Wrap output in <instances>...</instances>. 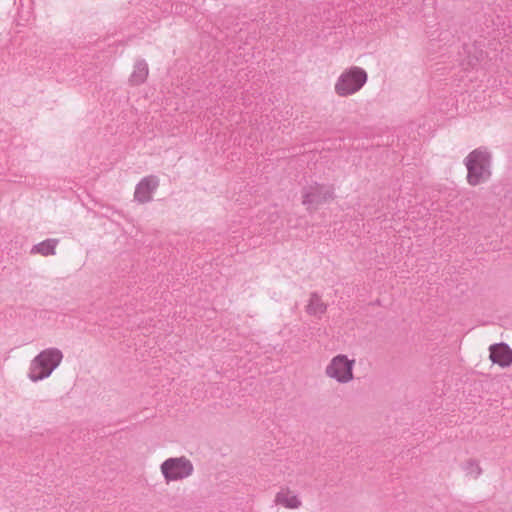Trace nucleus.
Returning a JSON list of instances; mask_svg holds the SVG:
<instances>
[{
    "label": "nucleus",
    "instance_id": "f257e3e1",
    "mask_svg": "<svg viewBox=\"0 0 512 512\" xmlns=\"http://www.w3.org/2000/svg\"><path fill=\"white\" fill-rule=\"evenodd\" d=\"M464 165L466 181L472 187L486 183L492 176V154L485 147L470 151L464 158Z\"/></svg>",
    "mask_w": 512,
    "mask_h": 512
},
{
    "label": "nucleus",
    "instance_id": "f03ea898",
    "mask_svg": "<svg viewBox=\"0 0 512 512\" xmlns=\"http://www.w3.org/2000/svg\"><path fill=\"white\" fill-rule=\"evenodd\" d=\"M62 359V352L56 348L43 350L31 361L29 378L36 382L50 376Z\"/></svg>",
    "mask_w": 512,
    "mask_h": 512
},
{
    "label": "nucleus",
    "instance_id": "7ed1b4c3",
    "mask_svg": "<svg viewBox=\"0 0 512 512\" xmlns=\"http://www.w3.org/2000/svg\"><path fill=\"white\" fill-rule=\"evenodd\" d=\"M367 73L358 66L345 69L338 77L334 90L340 97H346L358 92L367 82Z\"/></svg>",
    "mask_w": 512,
    "mask_h": 512
},
{
    "label": "nucleus",
    "instance_id": "20e7f679",
    "mask_svg": "<svg viewBox=\"0 0 512 512\" xmlns=\"http://www.w3.org/2000/svg\"><path fill=\"white\" fill-rule=\"evenodd\" d=\"M160 471L166 483L177 482L192 476L194 466L185 456L170 457L162 462Z\"/></svg>",
    "mask_w": 512,
    "mask_h": 512
},
{
    "label": "nucleus",
    "instance_id": "39448f33",
    "mask_svg": "<svg viewBox=\"0 0 512 512\" xmlns=\"http://www.w3.org/2000/svg\"><path fill=\"white\" fill-rule=\"evenodd\" d=\"M355 359L338 354L331 358L325 367V375L340 384H346L354 379Z\"/></svg>",
    "mask_w": 512,
    "mask_h": 512
},
{
    "label": "nucleus",
    "instance_id": "423d86ee",
    "mask_svg": "<svg viewBox=\"0 0 512 512\" xmlns=\"http://www.w3.org/2000/svg\"><path fill=\"white\" fill-rule=\"evenodd\" d=\"M274 504L288 510H298L303 506L301 496L289 486H281L274 496Z\"/></svg>",
    "mask_w": 512,
    "mask_h": 512
},
{
    "label": "nucleus",
    "instance_id": "0eeeda50",
    "mask_svg": "<svg viewBox=\"0 0 512 512\" xmlns=\"http://www.w3.org/2000/svg\"><path fill=\"white\" fill-rule=\"evenodd\" d=\"M159 187V178L155 175H148L142 178L136 185L134 198L139 203H147L152 200L153 194Z\"/></svg>",
    "mask_w": 512,
    "mask_h": 512
},
{
    "label": "nucleus",
    "instance_id": "6e6552de",
    "mask_svg": "<svg viewBox=\"0 0 512 512\" xmlns=\"http://www.w3.org/2000/svg\"><path fill=\"white\" fill-rule=\"evenodd\" d=\"M489 359L501 368L512 365V349L506 343H496L489 347Z\"/></svg>",
    "mask_w": 512,
    "mask_h": 512
},
{
    "label": "nucleus",
    "instance_id": "1a4fd4ad",
    "mask_svg": "<svg viewBox=\"0 0 512 512\" xmlns=\"http://www.w3.org/2000/svg\"><path fill=\"white\" fill-rule=\"evenodd\" d=\"M308 315L321 318L327 311V304L317 294H311L305 306Z\"/></svg>",
    "mask_w": 512,
    "mask_h": 512
},
{
    "label": "nucleus",
    "instance_id": "9d476101",
    "mask_svg": "<svg viewBox=\"0 0 512 512\" xmlns=\"http://www.w3.org/2000/svg\"><path fill=\"white\" fill-rule=\"evenodd\" d=\"M332 198V193L323 187H312L309 193L304 196L305 204H319Z\"/></svg>",
    "mask_w": 512,
    "mask_h": 512
},
{
    "label": "nucleus",
    "instance_id": "9b49d317",
    "mask_svg": "<svg viewBox=\"0 0 512 512\" xmlns=\"http://www.w3.org/2000/svg\"><path fill=\"white\" fill-rule=\"evenodd\" d=\"M58 245L57 239H46L31 248V254H38L44 257L55 255Z\"/></svg>",
    "mask_w": 512,
    "mask_h": 512
},
{
    "label": "nucleus",
    "instance_id": "f8f14e48",
    "mask_svg": "<svg viewBox=\"0 0 512 512\" xmlns=\"http://www.w3.org/2000/svg\"><path fill=\"white\" fill-rule=\"evenodd\" d=\"M149 75V68L148 65L144 62H138L134 66V71L131 75V82L134 85L142 84L146 81L147 77Z\"/></svg>",
    "mask_w": 512,
    "mask_h": 512
}]
</instances>
